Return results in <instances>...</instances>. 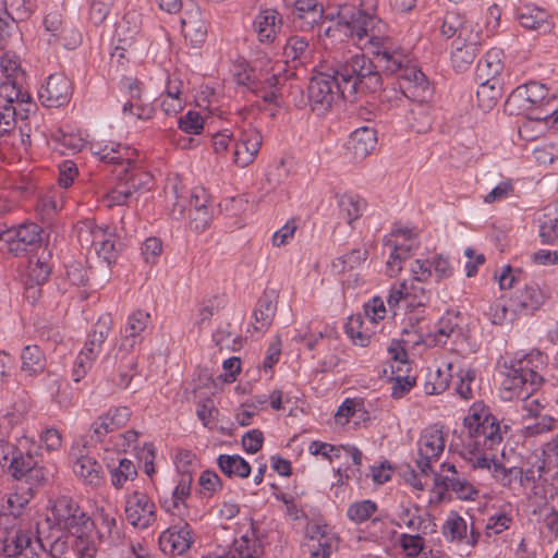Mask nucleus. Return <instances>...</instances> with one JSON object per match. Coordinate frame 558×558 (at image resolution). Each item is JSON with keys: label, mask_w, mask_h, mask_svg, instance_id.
<instances>
[{"label": "nucleus", "mask_w": 558, "mask_h": 558, "mask_svg": "<svg viewBox=\"0 0 558 558\" xmlns=\"http://www.w3.org/2000/svg\"><path fill=\"white\" fill-rule=\"evenodd\" d=\"M283 53L288 59L304 63L311 59L312 50L305 37L292 36L287 40Z\"/></svg>", "instance_id": "48"}, {"label": "nucleus", "mask_w": 558, "mask_h": 558, "mask_svg": "<svg viewBox=\"0 0 558 558\" xmlns=\"http://www.w3.org/2000/svg\"><path fill=\"white\" fill-rule=\"evenodd\" d=\"M193 476L190 472L180 475L179 481L172 490L171 497L163 500V508L180 518L186 514V499L191 496Z\"/></svg>", "instance_id": "25"}, {"label": "nucleus", "mask_w": 558, "mask_h": 558, "mask_svg": "<svg viewBox=\"0 0 558 558\" xmlns=\"http://www.w3.org/2000/svg\"><path fill=\"white\" fill-rule=\"evenodd\" d=\"M192 543V530L184 521L170 526L159 537L160 549L171 556L183 555L190 549Z\"/></svg>", "instance_id": "16"}, {"label": "nucleus", "mask_w": 558, "mask_h": 558, "mask_svg": "<svg viewBox=\"0 0 558 558\" xmlns=\"http://www.w3.org/2000/svg\"><path fill=\"white\" fill-rule=\"evenodd\" d=\"M263 144L260 131L252 124L238 129V135L233 145V163L239 168H246L252 165Z\"/></svg>", "instance_id": "11"}, {"label": "nucleus", "mask_w": 558, "mask_h": 558, "mask_svg": "<svg viewBox=\"0 0 558 558\" xmlns=\"http://www.w3.org/2000/svg\"><path fill=\"white\" fill-rule=\"evenodd\" d=\"M429 520V514L422 513L417 506L403 507L398 514L397 525L405 527L411 532L426 534V522Z\"/></svg>", "instance_id": "38"}, {"label": "nucleus", "mask_w": 558, "mask_h": 558, "mask_svg": "<svg viewBox=\"0 0 558 558\" xmlns=\"http://www.w3.org/2000/svg\"><path fill=\"white\" fill-rule=\"evenodd\" d=\"M111 483L116 488H122L128 481L133 480L136 474L134 463L125 458L119 460V465L111 469Z\"/></svg>", "instance_id": "51"}, {"label": "nucleus", "mask_w": 558, "mask_h": 558, "mask_svg": "<svg viewBox=\"0 0 558 558\" xmlns=\"http://www.w3.org/2000/svg\"><path fill=\"white\" fill-rule=\"evenodd\" d=\"M341 26L345 28L353 45L372 52L379 68L388 74L396 75L404 97L424 98L433 94V88L425 74L412 63L402 50L398 49L387 35V25L376 15L363 10L341 5L336 14ZM335 14L331 15V19Z\"/></svg>", "instance_id": "1"}, {"label": "nucleus", "mask_w": 558, "mask_h": 558, "mask_svg": "<svg viewBox=\"0 0 558 558\" xmlns=\"http://www.w3.org/2000/svg\"><path fill=\"white\" fill-rule=\"evenodd\" d=\"M22 371L29 376L41 373L46 367V357L37 345H27L22 351Z\"/></svg>", "instance_id": "41"}, {"label": "nucleus", "mask_w": 558, "mask_h": 558, "mask_svg": "<svg viewBox=\"0 0 558 558\" xmlns=\"http://www.w3.org/2000/svg\"><path fill=\"white\" fill-rule=\"evenodd\" d=\"M112 317L110 314H104L99 317L85 342L83 352L96 360L101 351V347L109 336L112 328Z\"/></svg>", "instance_id": "31"}, {"label": "nucleus", "mask_w": 558, "mask_h": 558, "mask_svg": "<svg viewBox=\"0 0 558 558\" xmlns=\"http://www.w3.org/2000/svg\"><path fill=\"white\" fill-rule=\"evenodd\" d=\"M71 95V82L61 73L51 74L38 92L39 99L46 107L63 106L69 102Z\"/></svg>", "instance_id": "17"}, {"label": "nucleus", "mask_w": 558, "mask_h": 558, "mask_svg": "<svg viewBox=\"0 0 558 558\" xmlns=\"http://www.w3.org/2000/svg\"><path fill=\"white\" fill-rule=\"evenodd\" d=\"M464 15L459 12L448 11L444 15L441 25H440V34L449 39L453 36L458 35L459 28L462 25V21Z\"/></svg>", "instance_id": "64"}, {"label": "nucleus", "mask_w": 558, "mask_h": 558, "mask_svg": "<svg viewBox=\"0 0 558 558\" xmlns=\"http://www.w3.org/2000/svg\"><path fill=\"white\" fill-rule=\"evenodd\" d=\"M182 34L194 48L199 47L207 37L208 24L201 8L194 3L186 5L181 16Z\"/></svg>", "instance_id": "15"}, {"label": "nucleus", "mask_w": 558, "mask_h": 558, "mask_svg": "<svg viewBox=\"0 0 558 558\" xmlns=\"http://www.w3.org/2000/svg\"><path fill=\"white\" fill-rule=\"evenodd\" d=\"M546 294L536 283H529L511 300L510 306L514 312L533 313L545 302Z\"/></svg>", "instance_id": "28"}, {"label": "nucleus", "mask_w": 558, "mask_h": 558, "mask_svg": "<svg viewBox=\"0 0 558 558\" xmlns=\"http://www.w3.org/2000/svg\"><path fill=\"white\" fill-rule=\"evenodd\" d=\"M40 232L38 225L24 223L0 232V242L5 245L8 252L17 256L39 242Z\"/></svg>", "instance_id": "14"}, {"label": "nucleus", "mask_w": 558, "mask_h": 558, "mask_svg": "<svg viewBox=\"0 0 558 558\" xmlns=\"http://www.w3.org/2000/svg\"><path fill=\"white\" fill-rule=\"evenodd\" d=\"M460 362H463V359L458 354H453L445 364L446 369L438 368L435 373L429 374L424 385L425 393L433 396L444 392L449 386L452 373L460 366Z\"/></svg>", "instance_id": "29"}, {"label": "nucleus", "mask_w": 558, "mask_h": 558, "mask_svg": "<svg viewBox=\"0 0 558 558\" xmlns=\"http://www.w3.org/2000/svg\"><path fill=\"white\" fill-rule=\"evenodd\" d=\"M51 274V267L43 257H31L28 265L24 271L23 278L25 282H34L36 284L45 283Z\"/></svg>", "instance_id": "45"}, {"label": "nucleus", "mask_w": 558, "mask_h": 558, "mask_svg": "<svg viewBox=\"0 0 558 558\" xmlns=\"http://www.w3.org/2000/svg\"><path fill=\"white\" fill-rule=\"evenodd\" d=\"M502 96L500 81L478 82L476 92L478 107L484 111L492 110Z\"/></svg>", "instance_id": "39"}, {"label": "nucleus", "mask_w": 558, "mask_h": 558, "mask_svg": "<svg viewBox=\"0 0 558 558\" xmlns=\"http://www.w3.org/2000/svg\"><path fill=\"white\" fill-rule=\"evenodd\" d=\"M432 96L426 95L424 98L418 99L415 97H407L413 101L411 109L407 116L409 126L416 133H424L432 126L430 107L427 99Z\"/></svg>", "instance_id": "33"}, {"label": "nucleus", "mask_w": 558, "mask_h": 558, "mask_svg": "<svg viewBox=\"0 0 558 558\" xmlns=\"http://www.w3.org/2000/svg\"><path fill=\"white\" fill-rule=\"evenodd\" d=\"M128 522L137 529H147L156 521V506L143 492L131 493L125 500Z\"/></svg>", "instance_id": "13"}, {"label": "nucleus", "mask_w": 558, "mask_h": 558, "mask_svg": "<svg viewBox=\"0 0 558 558\" xmlns=\"http://www.w3.org/2000/svg\"><path fill=\"white\" fill-rule=\"evenodd\" d=\"M468 531L466 521L454 511L448 514L441 527V533L447 541L458 544L464 543L474 547L478 542L480 533L473 526L470 529V533Z\"/></svg>", "instance_id": "18"}, {"label": "nucleus", "mask_w": 558, "mask_h": 558, "mask_svg": "<svg viewBox=\"0 0 558 558\" xmlns=\"http://www.w3.org/2000/svg\"><path fill=\"white\" fill-rule=\"evenodd\" d=\"M493 476L498 483L508 488H514L515 485L522 487L524 485V481L527 478L521 468H506L501 463L495 465Z\"/></svg>", "instance_id": "44"}, {"label": "nucleus", "mask_w": 558, "mask_h": 558, "mask_svg": "<svg viewBox=\"0 0 558 558\" xmlns=\"http://www.w3.org/2000/svg\"><path fill=\"white\" fill-rule=\"evenodd\" d=\"M422 282H407V306H425L429 301V292L421 284Z\"/></svg>", "instance_id": "60"}, {"label": "nucleus", "mask_w": 558, "mask_h": 558, "mask_svg": "<svg viewBox=\"0 0 558 558\" xmlns=\"http://www.w3.org/2000/svg\"><path fill=\"white\" fill-rule=\"evenodd\" d=\"M234 549L240 558H260L263 554L262 543L253 529L234 541Z\"/></svg>", "instance_id": "42"}, {"label": "nucleus", "mask_w": 558, "mask_h": 558, "mask_svg": "<svg viewBox=\"0 0 558 558\" xmlns=\"http://www.w3.org/2000/svg\"><path fill=\"white\" fill-rule=\"evenodd\" d=\"M424 534L402 533L398 538V543L404 554L409 557H417L425 547Z\"/></svg>", "instance_id": "57"}, {"label": "nucleus", "mask_w": 558, "mask_h": 558, "mask_svg": "<svg viewBox=\"0 0 558 558\" xmlns=\"http://www.w3.org/2000/svg\"><path fill=\"white\" fill-rule=\"evenodd\" d=\"M391 236L396 238V240H387V245L393 248L400 255V257L404 259H408L411 256L412 252L418 246V243L413 238V233L411 230L398 229L396 230V232L391 234Z\"/></svg>", "instance_id": "43"}, {"label": "nucleus", "mask_w": 558, "mask_h": 558, "mask_svg": "<svg viewBox=\"0 0 558 558\" xmlns=\"http://www.w3.org/2000/svg\"><path fill=\"white\" fill-rule=\"evenodd\" d=\"M77 451V453H73L75 456L73 463L74 474L87 485L99 486L102 481L101 465L94 457L83 453V449L78 448Z\"/></svg>", "instance_id": "27"}, {"label": "nucleus", "mask_w": 558, "mask_h": 558, "mask_svg": "<svg viewBox=\"0 0 558 558\" xmlns=\"http://www.w3.org/2000/svg\"><path fill=\"white\" fill-rule=\"evenodd\" d=\"M131 417V411L126 407L110 410L97 417L90 425V437L101 440L107 434L123 426Z\"/></svg>", "instance_id": "22"}, {"label": "nucleus", "mask_w": 558, "mask_h": 558, "mask_svg": "<svg viewBox=\"0 0 558 558\" xmlns=\"http://www.w3.org/2000/svg\"><path fill=\"white\" fill-rule=\"evenodd\" d=\"M150 319L149 313L138 310L133 312L126 322L123 339L119 351H133L143 340L142 333L145 331Z\"/></svg>", "instance_id": "23"}, {"label": "nucleus", "mask_w": 558, "mask_h": 558, "mask_svg": "<svg viewBox=\"0 0 558 558\" xmlns=\"http://www.w3.org/2000/svg\"><path fill=\"white\" fill-rule=\"evenodd\" d=\"M253 26L260 43H272L282 26L281 14L275 9L262 10L255 16Z\"/></svg>", "instance_id": "26"}, {"label": "nucleus", "mask_w": 558, "mask_h": 558, "mask_svg": "<svg viewBox=\"0 0 558 558\" xmlns=\"http://www.w3.org/2000/svg\"><path fill=\"white\" fill-rule=\"evenodd\" d=\"M481 43L482 36L477 25L464 17L453 44L478 47Z\"/></svg>", "instance_id": "52"}, {"label": "nucleus", "mask_w": 558, "mask_h": 558, "mask_svg": "<svg viewBox=\"0 0 558 558\" xmlns=\"http://www.w3.org/2000/svg\"><path fill=\"white\" fill-rule=\"evenodd\" d=\"M51 513L56 524L71 535L81 538L92 526L90 518L69 496H59L51 501Z\"/></svg>", "instance_id": "7"}, {"label": "nucleus", "mask_w": 558, "mask_h": 558, "mask_svg": "<svg viewBox=\"0 0 558 558\" xmlns=\"http://www.w3.org/2000/svg\"><path fill=\"white\" fill-rule=\"evenodd\" d=\"M457 318L452 316L442 317L439 320L438 328L435 333V341L438 344H445L447 339L457 338L460 336Z\"/></svg>", "instance_id": "59"}, {"label": "nucleus", "mask_w": 558, "mask_h": 558, "mask_svg": "<svg viewBox=\"0 0 558 558\" xmlns=\"http://www.w3.org/2000/svg\"><path fill=\"white\" fill-rule=\"evenodd\" d=\"M276 311L277 302L274 292H265L253 312L254 329L256 331L266 330L271 325Z\"/></svg>", "instance_id": "34"}, {"label": "nucleus", "mask_w": 558, "mask_h": 558, "mask_svg": "<svg viewBox=\"0 0 558 558\" xmlns=\"http://www.w3.org/2000/svg\"><path fill=\"white\" fill-rule=\"evenodd\" d=\"M462 364L463 362H460V366L456 369L459 377L456 391L461 398L469 400L474 397L473 384L475 381V371L471 368L463 369Z\"/></svg>", "instance_id": "55"}, {"label": "nucleus", "mask_w": 558, "mask_h": 558, "mask_svg": "<svg viewBox=\"0 0 558 558\" xmlns=\"http://www.w3.org/2000/svg\"><path fill=\"white\" fill-rule=\"evenodd\" d=\"M0 69L3 74V81L0 84V96L9 97V101L25 97L26 92L23 90L24 71L19 58L10 52L3 53Z\"/></svg>", "instance_id": "12"}, {"label": "nucleus", "mask_w": 558, "mask_h": 558, "mask_svg": "<svg viewBox=\"0 0 558 558\" xmlns=\"http://www.w3.org/2000/svg\"><path fill=\"white\" fill-rule=\"evenodd\" d=\"M27 445V440L20 441V447L7 444L1 447L2 460L9 462V470L15 478H22L35 466L37 459L29 452L23 451V447Z\"/></svg>", "instance_id": "19"}, {"label": "nucleus", "mask_w": 558, "mask_h": 558, "mask_svg": "<svg viewBox=\"0 0 558 558\" xmlns=\"http://www.w3.org/2000/svg\"><path fill=\"white\" fill-rule=\"evenodd\" d=\"M504 53L494 48L486 52L476 66V80L478 82L500 81L498 76L504 70Z\"/></svg>", "instance_id": "32"}, {"label": "nucleus", "mask_w": 558, "mask_h": 558, "mask_svg": "<svg viewBox=\"0 0 558 558\" xmlns=\"http://www.w3.org/2000/svg\"><path fill=\"white\" fill-rule=\"evenodd\" d=\"M536 420L524 426V435L529 437L538 436L553 432L556 427L557 420L550 415L535 416Z\"/></svg>", "instance_id": "61"}, {"label": "nucleus", "mask_w": 558, "mask_h": 558, "mask_svg": "<svg viewBox=\"0 0 558 558\" xmlns=\"http://www.w3.org/2000/svg\"><path fill=\"white\" fill-rule=\"evenodd\" d=\"M338 205L341 217L349 225H352L353 221L359 219L362 215L365 207V202L359 196L344 194L340 197Z\"/></svg>", "instance_id": "46"}, {"label": "nucleus", "mask_w": 558, "mask_h": 558, "mask_svg": "<svg viewBox=\"0 0 558 558\" xmlns=\"http://www.w3.org/2000/svg\"><path fill=\"white\" fill-rule=\"evenodd\" d=\"M362 407V402L353 399H347L338 408L335 414L336 423L343 426L350 421L351 417L361 418L363 414Z\"/></svg>", "instance_id": "58"}, {"label": "nucleus", "mask_w": 558, "mask_h": 558, "mask_svg": "<svg viewBox=\"0 0 558 558\" xmlns=\"http://www.w3.org/2000/svg\"><path fill=\"white\" fill-rule=\"evenodd\" d=\"M141 28V15L136 11L126 12L122 20L117 24L116 38L118 45L116 52L121 51L119 57H124L123 51L131 48L134 44Z\"/></svg>", "instance_id": "24"}, {"label": "nucleus", "mask_w": 558, "mask_h": 558, "mask_svg": "<svg viewBox=\"0 0 558 558\" xmlns=\"http://www.w3.org/2000/svg\"><path fill=\"white\" fill-rule=\"evenodd\" d=\"M339 83L333 71L332 74L319 73L312 77L307 93L313 111L323 114L331 108L335 100L341 97Z\"/></svg>", "instance_id": "10"}, {"label": "nucleus", "mask_w": 558, "mask_h": 558, "mask_svg": "<svg viewBox=\"0 0 558 558\" xmlns=\"http://www.w3.org/2000/svg\"><path fill=\"white\" fill-rule=\"evenodd\" d=\"M377 144L376 131L368 126L356 129L350 135L348 149L355 159H364Z\"/></svg>", "instance_id": "30"}, {"label": "nucleus", "mask_w": 558, "mask_h": 558, "mask_svg": "<svg viewBox=\"0 0 558 558\" xmlns=\"http://www.w3.org/2000/svg\"><path fill=\"white\" fill-rule=\"evenodd\" d=\"M323 5L317 0H295L293 15L302 22V27L312 28L325 17Z\"/></svg>", "instance_id": "36"}, {"label": "nucleus", "mask_w": 558, "mask_h": 558, "mask_svg": "<svg viewBox=\"0 0 558 558\" xmlns=\"http://www.w3.org/2000/svg\"><path fill=\"white\" fill-rule=\"evenodd\" d=\"M15 100L0 96V135L11 132L16 124L17 108Z\"/></svg>", "instance_id": "50"}, {"label": "nucleus", "mask_w": 558, "mask_h": 558, "mask_svg": "<svg viewBox=\"0 0 558 558\" xmlns=\"http://www.w3.org/2000/svg\"><path fill=\"white\" fill-rule=\"evenodd\" d=\"M445 434L438 425L426 427L417 440L416 465L424 476L433 473V463L437 462L445 450Z\"/></svg>", "instance_id": "8"}, {"label": "nucleus", "mask_w": 558, "mask_h": 558, "mask_svg": "<svg viewBox=\"0 0 558 558\" xmlns=\"http://www.w3.org/2000/svg\"><path fill=\"white\" fill-rule=\"evenodd\" d=\"M92 150L100 161L117 167L116 172L125 185H129L132 195L142 189L150 187L153 177L140 165L138 154L134 148L120 143H110L104 146L95 144Z\"/></svg>", "instance_id": "5"}, {"label": "nucleus", "mask_w": 558, "mask_h": 558, "mask_svg": "<svg viewBox=\"0 0 558 558\" xmlns=\"http://www.w3.org/2000/svg\"><path fill=\"white\" fill-rule=\"evenodd\" d=\"M539 235L545 243L558 240V215L544 214L539 219Z\"/></svg>", "instance_id": "62"}, {"label": "nucleus", "mask_w": 558, "mask_h": 558, "mask_svg": "<svg viewBox=\"0 0 558 558\" xmlns=\"http://www.w3.org/2000/svg\"><path fill=\"white\" fill-rule=\"evenodd\" d=\"M519 23L526 29L548 32L551 28L548 13L538 7L525 5L518 13Z\"/></svg>", "instance_id": "35"}, {"label": "nucleus", "mask_w": 558, "mask_h": 558, "mask_svg": "<svg viewBox=\"0 0 558 558\" xmlns=\"http://www.w3.org/2000/svg\"><path fill=\"white\" fill-rule=\"evenodd\" d=\"M451 61L453 66L459 70H465L473 63L477 54V47L452 44Z\"/></svg>", "instance_id": "54"}, {"label": "nucleus", "mask_w": 558, "mask_h": 558, "mask_svg": "<svg viewBox=\"0 0 558 558\" xmlns=\"http://www.w3.org/2000/svg\"><path fill=\"white\" fill-rule=\"evenodd\" d=\"M217 463L220 471L228 477L245 478L251 473L250 464L238 454H220Z\"/></svg>", "instance_id": "40"}, {"label": "nucleus", "mask_w": 558, "mask_h": 558, "mask_svg": "<svg viewBox=\"0 0 558 558\" xmlns=\"http://www.w3.org/2000/svg\"><path fill=\"white\" fill-rule=\"evenodd\" d=\"M508 104L517 105L519 109L525 111L536 108L541 111V114H537L535 119L546 120L551 99L548 98V89L544 84L530 82L517 87L509 96Z\"/></svg>", "instance_id": "9"}, {"label": "nucleus", "mask_w": 558, "mask_h": 558, "mask_svg": "<svg viewBox=\"0 0 558 558\" xmlns=\"http://www.w3.org/2000/svg\"><path fill=\"white\" fill-rule=\"evenodd\" d=\"M92 525L95 524L97 533L101 539H109L114 530L117 529V519L112 511H107L105 508H97L95 520L90 521Z\"/></svg>", "instance_id": "49"}, {"label": "nucleus", "mask_w": 558, "mask_h": 558, "mask_svg": "<svg viewBox=\"0 0 558 558\" xmlns=\"http://www.w3.org/2000/svg\"><path fill=\"white\" fill-rule=\"evenodd\" d=\"M117 360L119 361V381L118 385L122 388H129L131 380L135 374L137 366L136 356L130 351L118 353Z\"/></svg>", "instance_id": "47"}, {"label": "nucleus", "mask_w": 558, "mask_h": 558, "mask_svg": "<svg viewBox=\"0 0 558 558\" xmlns=\"http://www.w3.org/2000/svg\"><path fill=\"white\" fill-rule=\"evenodd\" d=\"M333 72L340 81L338 92L353 100L360 93H373L381 87V76L373 61L363 53L335 57Z\"/></svg>", "instance_id": "4"}, {"label": "nucleus", "mask_w": 558, "mask_h": 558, "mask_svg": "<svg viewBox=\"0 0 558 558\" xmlns=\"http://www.w3.org/2000/svg\"><path fill=\"white\" fill-rule=\"evenodd\" d=\"M76 234L83 246L94 248L97 256L108 265L117 259V236L110 228L97 226L93 220L86 219L76 225Z\"/></svg>", "instance_id": "6"}, {"label": "nucleus", "mask_w": 558, "mask_h": 558, "mask_svg": "<svg viewBox=\"0 0 558 558\" xmlns=\"http://www.w3.org/2000/svg\"><path fill=\"white\" fill-rule=\"evenodd\" d=\"M33 544L32 533L16 527L7 529L1 538L2 553L8 557L20 555L28 557V554L33 556L35 554Z\"/></svg>", "instance_id": "20"}, {"label": "nucleus", "mask_w": 558, "mask_h": 558, "mask_svg": "<svg viewBox=\"0 0 558 558\" xmlns=\"http://www.w3.org/2000/svg\"><path fill=\"white\" fill-rule=\"evenodd\" d=\"M464 426L468 429L470 442L468 458L474 469H486L494 473L498 461L494 454L486 452L495 450L502 442L504 435L507 434L509 426L498 422L488 409L482 403H474L464 418Z\"/></svg>", "instance_id": "3"}, {"label": "nucleus", "mask_w": 558, "mask_h": 558, "mask_svg": "<svg viewBox=\"0 0 558 558\" xmlns=\"http://www.w3.org/2000/svg\"><path fill=\"white\" fill-rule=\"evenodd\" d=\"M544 364V355L539 351H535L504 365L502 399L521 400L523 410L530 416H537L542 410V404L534 393L543 384V377L538 371Z\"/></svg>", "instance_id": "2"}, {"label": "nucleus", "mask_w": 558, "mask_h": 558, "mask_svg": "<svg viewBox=\"0 0 558 558\" xmlns=\"http://www.w3.org/2000/svg\"><path fill=\"white\" fill-rule=\"evenodd\" d=\"M7 14L12 20H24L33 11L34 0H3Z\"/></svg>", "instance_id": "63"}, {"label": "nucleus", "mask_w": 558, "mask_h": 558, "mask_svg": "<svg viewBox=\"0 0 558 558\" xmlns=\"http://www.w3.org/2000/svg\"><path fill=\"white\" fill-rule=\"evenodd\" d=\"M117 179L118 183L116 184V186L108 191L104 196V203L108 207L126 205L129 199L132 197V193L129 189V185H125V183L120 178L118 172Z\"/></svg>", "instance_id": "53"}, {"label": "nucleus", "mask_w": 558, "mask_h": 558, "mask_svg": "<svg viewBox=\"0 0 558 558\" xmlns=\"http://www.w3.org/2000/svg\"><path fill=\"white\" fill-rule=\"evenodd\" d=\"M44 25L46 31L54 37V40L60 41L65 48L73 49L81 44V34L64 24L60 12L48 13L44 20Z\"/></svg>", "instance_id": "21"}, {"label": "nucleus", "mask_w": 558, "mask_h": 558, "mask_svg": "<svg viewBox=\"0 0 558 558\" xmlns=\"http://www.w3.org/2000/svg\"><path fill=\"white\" fill-rule=\"evenodd\" d=\"M282 69L281 65H279L280 72ZM272 73H266L265 77L263 80H259L255 87H253V90L256 93L258 97H260L265 102L274 104L276 106L279 105V85L281 82V76L279 73L275 72V68L271 69Z\"/></svg>", "instance_id": "37"}, {"label": "nucleus", "mask_w": 558, "mask_h": 558, "mask_svg": "<svg viewBox=\"0 0 558 558\" xmlns=\"http://www.w3.org/2000/svg\"><path fill=\"white\" fill-rule=\"evenodd\" d=\"M377 510V505L372 500L353 502L347 510L348 518L359 524L368 520Z\"/></svg>", "instance_id": "56"}]
</instances>
